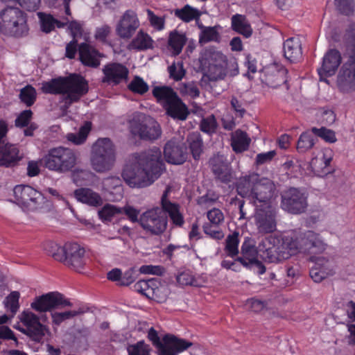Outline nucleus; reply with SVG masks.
I'll return each instance as SVG.
<instances>
[{
  "label": "nucleus",
  "instance_id": "nucleus-1",
  "mask_svg": "<svg viewBox=\"0 0 355 355\" xmlns=\"http://www.w3.org/2000/svg\"><path fill=\"white\" fill-rule=\"evenodd\" d=\"M164 169L161 149L153 146L141 152L137 157V166L124 168L122 176L130 187L144 188L157 180Z\"/></svg>",
  "mask_w": 355,
  "mask_h": 355
},
{
  "label": "nucleus",
  "instance_id": "nucleus-2",
  "mask_svg": "<svg viewBox=\"0 0 355 355\" xmlns=\"http://www.w3.org/2000/svg\"><path fill=\"white\" fill-rule=\"evenodd\" d=\"M311 232L312 231H307L295 238L270 236L268 239V248H266V243L263 242L259 245V250L263 252L262 256L270 262L288 259L300 252H310L311 241H309V238Z\"/></svg>",
  "mask_w": 355,
  "mask_h": 355
},
{
  "label": "nucleus",
  "instance_id": "nucleus-3",
  "mask_svg": "<svg viewBox=\"0 0 355 355\" xmlns=\"http://www.w3.org/2000/svg\"><path fill=\"white\" fill-rule=\"evenodd\" d=\"M88 90V82L77 73L52 78L44 82L42 86V91L44 94L65 95L64 101L68 105L78 102Z\"/></svg>",
  "mask_w": 355,
  "mask_h": 355
},
{
  "label": "nucleus",
  "instance_id": "nucleus-4",
  "mask_svg": "<svg viewBox=\"0 0 355 355\" xmlns=\"http://www.w3.org/2000/svg\"><path fill=\"white\" fill-rule=\"evenodd\" d=\"M345 40L349 57L338 74L336 85L340 92L349 94L355 91V25L347 31Z\"/></svg>",
  "mask_w": 355,
  "mask_h": 355
},
{
  "label": "nucleus",
  "instance_id": "nucleus-5",
  "mask_svg": "<svg viewBox=\"0 0 355 355\" xmlns=\"http://www.w3.org/2000/svg\"><path fill=\"white\" fill-rule=\"evenodd\" d=\"M28 31L27 15L20 8L6 6L0 11V33L7 37L21 38L26 36Z\"/></svg>",
  "mask_w": 355,
  "mask_h": 355
},
{
  "label": "nucleus",
  "instance_id": "nucleus-6",
  "mask_svg": "<svg viewBox=\"0 0 355 355\" xmlns=\"http://www.w3.org/2000/svg\"><path fill=\"white\" fill-rule=\"evenodd\" d=\"M116 161L115 146L109 138H99L93 144L90 162L92 168L98 173L110 171Z\"/></svg>",
  "mask_w": 355,
  "mask_h": 355
},
{
  "label": "nucleus",
  "instance_id": "nucleus-7",
  "mask_svg": "<svg viewBox=\"0 0 355 355\" xmlns=\"http://www.w3.org/2000/svg\"><path fill=\"white\" fill-rule=\"evenodd\" d=\"M169 192L170 188L167 187L161 198V207H155L144 212L140 222H168L166 215L171 222H184L179 205L168 199Z\"/></svg>",
  "mask_w": 355,
  "mask_h": 355
},
{
  "label": "nucleus",
  "instance_id": "nucleus-8",
  "mask_svg": "<svg viewBox=\"0 0 355 355\" xmlns=\"http://www.w3.org/2000/svg\"><path fill=\"white\" fill-rule=\"evenodd\" d=\"M42 161L49 170L65 173L75 166L76 156L71 149L60 146L51 148Z\"/></svg>",
  "mask_w": 355,
  "mask_h": 355
},
{
  "label": "nucleus",
  "instance_id": "nucleus-9",
  "mask_svg": "<svg viewBox=\"0 0 355 355\" xmlns=\"http://www.w3.org/2000/svg\"><path fill=\"white\" fill-rule=\"evenodd\" d=\"M201 69L208 73L209 79H224L227 75V57L220 51L213 49H205L199 58Z\"/></svg>",
  "mask_w": 355,
  "mask_h": 355
},
{
  "label": "nucleus",
  "instance_id": "nucleus-10",
  "mask_svg": "<svg viewBox=\"0 0 355 355\" xmlns=\"http://www.w3.org/2000/svg\"><path fill=\"white\" fill-rule=\"evenodd\" d=\"M148 338L157 348L158 355H178L193 345L191 342L178 338L172 334H166L161 341L157 331L153 327L148 330Z\"/></svg>",
  "mask_w": 355,
  "mask_h": 355
},
{
  "label": "nucleus",
  "instance_id": "nucleus-11",
  "mask_svg": "<svg viewBox=\"0 0 355 355\" xmlns=\"http://www.w3.org/2000/svg\"><path fill=\"white\" fill-rule=\"evenodd\" d=\"M308 207V194L303 189L290 187L281 196V207L291 214H300Z\"/></svg>",
  "mask_w": 355,
  "mask_h": 355
},
{
  "label": "nucleus",
  "instance_id": "nucleus-12",
  "mask_svg": "<svg viewBox=\"0 0 355 355\" xmlns=\"http://www.w3.org/2000/svg\"><path fill=\"white\" fill-rule=\"evenodd\" d=\"M13 194L14 202L26 211L37 210L44 200L41 192L28 185L15 186Z\"/></svg>",
  "mask_w": 355,
  "mask_h": 355
},
{
  "label": "nucleus",
  "instance_id": "nucleus-13",
  "mask_svg": "<svg viewBox=\"0 0 355 355\" xmlns=\"http://www.w3.org/2000/svg\"><path fill=\"white\" fill-rule=\"evenodd\" d=\"M66 306H72V303L59 292H49L36 297L31 304V307L39 313L51 311Z\"/></svg>",
  "mask_w": 355,
  "mask_h": 355
},
{
  "label": "nucleus",
  "instance_id": "nucleus-14",
  "mask_svg": "<svg viewBox=\"0 0 355 355\" xmlns=\"http://www.w3.org/2000/svg\"><path fill=\"white\" fill-rule=\"evenodd\" d=\"M19 320L25 326L19 329L20 331L40 343L47 330L46 326L40 322V317L30 311H24L19 315Z\"/></svg>",
  "mask_w": 355,
  "mask_h": 355
},
{
  "label": "nucleus",
  "instance_id": "nucleus-15",
  "mask_svg": "<svg viewBox=\"0 0 355 355\" xmlns=\"http://www.w3.org/2000/svg\"><path fill=\"white\" fill-rule=\"evenodd\" d=\"M63 252L64 259L61 262L68 267L80 272L87 260L84 248L77 243H66L64 245Z\"/></svg>",
  "mask_w": 355,
  "mask_h": 355
},
{
  "label": "nucleus",
  "instance_id": "nucleus-16",
  "mask_svg": "<svg viewBox=\"0 0 355 355\" xmlns=\"http://www.w3.org/2000/svg\"><path fill=\"white\" fill-rule=\"evenodd\" d=\"M131 132L143 140H156L162 135L159 124L153 118L146 119L141 122L134 121L131 124Z\"/></svg>",
  "mask_w": 355,
  "mask_h": 355
},
{
  "label": "nucleus",
  "instance_id": "nucleus-17",
  "mask_svg": "<svg viewBox=\"0 0 355 355\" xmlns=\"http://www.w3.org/2000/svg\"><path fill=\"white\" fill-rule=\"evenodd\" d=\"M103 76L102 83L118 85L126 82L129 76V69L126 66L119 62L107 63L102 69Z\"/></svg>",
  "mask_w": 355,
  "mask_h": 355
},
{
  "label": "nucleus",
  "instance_id": "nucleus-18",
  "mask_svg": "<svg viewBox=\"0 0 355 355\" xmlns=\"http://www.w3.org/2000/svg\"><path fill=\"white\" fill-rule=\"evenodd\" d=\"M163 153L168 163L176 165L184 163L188 156L187 147L175 138L166 143Z\"/></svg>",
  "mask_w": 355,
  "mask_h": 355
},
{
  "label": "nucleus",
  "instance_id": "nucleus-19",
  "mask_svg": "<svg viewBox=\"0 0 355 355\" xmlns=\"http://www.w3.org/2000/svg\"><path fill=\"white\" fill-rule=\"evenodd\" d=\"M139 26V21L137 14L134 11L128 10L124 12L119 21L116 32L121 38L130 39Z\"/></svg>",
  "mask_w": 355,
  "mask_h": 355
},
{
  "label": "nucleus",
  "instance_id": "nucleus-20",
  "mask_svg": "<svg viewBox=\"0 0 355 355\" xmlns=\"http://www.w3.org/2000/svg\"><path fill=\"white\" fill-rule=\"evenodd\" d=\"M340 53L336 49H330L324 55L322 64L318 69L320 80L334 75L341 64Z\"/></svg>",
  "mask_w": 355,
  "mask_h": 355
},
{
  "label": "nucleus",
  "instance_id": "nucleus-21",
  "mask_svg": "<svg viewBox=\"0 0 355 355\" xmlns=\"http://www.w3.org/2000/svg\"><path fill=\"white\" fill-rule=\"evenodd\" d=\"M275 192V188L270 180H260L253 184L252 195H250V198L252 199L257 205V202H263L267 205L270 203Z\"/></svg>",
  "mask_w": 355,
  "mask_h": 355
},
{
  "label": "nucleus",
  "instance_id": "nucleus-22",
  "mask_svg": "<svg viewBox=\"0 0 355 355\" xmlns=\"http://www.w3.org/2000/svg\"><path fill=\"white\" fill-rule=\"evenodd\" d=\"M288 70L281 64H274L268 67L264 75L265 83L270 87L277 88L279 86L284 85L286 89H289L287 85Z\"/></svg>",
  "mask_w": 355,
  "mask_h": 355
},
{
  "label": "nucleus",
  "instance_id": "nucleus-23",
  "mask_svg": "<svg viewBox=\"0 0 355 355\" xmlns=\"http://www.w3.org/2000/svg\"><path fill=\"white\" fill-rule=\"evenodd\" d=\"M211 171L216 178L227 184L232 181V172L230 164L223 155L217 154L209 160Z\"/></svg>",
  "mask_w": 355,
  "mask_h": 355
},
{
  "label": "nucleus",
  "instance_id": "nucleus-24",
  "mask_svg": "<svg viewBox=\"0 0 355 355\" xmlns=\"http://www.w3.org/2000/svg\"><path fill=\"white\" fill-rule=\"evenodd\" d=\"M333 157L334 151L331 148H324L321 157L313 158L311 166L315 173L321 177L331 173L333 168L331 167V163Z\"/></svg>",
  "mask_w": 355,
  "mask_h": 355
},
{
  "label": "nucleus",
  "instance_id": "nucleus-25",
  "mask_svg": "<svg viewBox=\"0 0 355 355\" xmlns=\"http://www.w3.org/2000/svg\"><path fill=\"white\" fill-rule=\"evenodd\" d=\"M21 156L19 148L8 141L0 147V166L12 167L21 160Z\"/></svg>",
  "mask_w": 355,
  "mask_h": 355
},
{
  "label": "nucleus",
  "instance_id": "nucleus-26",
  "mask_svg": "<svg viewBox=\"0 0 355 355\" xmlns=\"http://www.w3.org/2000/svg\"><path fill=\"white\" fill-rule=\"evenodd\" d=\"M80 62L85 66L96 68L100 65L99 52L87 43L83 42L78 46Z\"/></svg>",
  "mask_w": 355,
  "mask_h": 355
},
{
  "label": "nucleus",
  "instance_id": "nucleus-27",
  "mask_svg": "<svg viewBox=\"0 0 355 355\" xmlns=\"http://www.w3.org/2000/svg\"><path fill=\"white\" fill-rule=\"evenodd\" d=\"M284 55L291 62H297L302 58V43L298 37L288 38L283 44Z\"/></svg>",
  "mask_w": 355,
  "mask_h": 355
},
{
  "label": "nucleus",
  "instance_id": "nucleus-28",
  "mask_svg": "<svg viewBox=\"0 0 355 355\" xmlns=\"http://www.w3.org/2000/svg\"><path fill=\"white\" fill-rule=\"evenodd\" d=\"M164 108L167 115L173 119L184 121L189 114L188 107L179 96H177L168 105H164Z\"/></svg>",
  "mask_w": 355,
  "mask_h": 355
},
{
  "label": "nucleus",
  "instance_id": "nucleus-29",
  "mask_svg": "<svg viewBox=\"0 0 355 355\" xmlns=\"http://www.w3.org/2000/svg\"><path fill=\"white\" fill-rule=\"evenodd\" d=\"M74 196L78 201L92 207H98L103 205L101 196L89 188H80L75 190Z\"/></svg>",
  "mask_w": 355,
  "mask_h": 355
},
{
  "label": "nucleus",
  "instance_id": "nucleus-30",
  "mask_svg": "<svg viewBox=\"0 0 355 355\" xmlns=\"http://www.w3.org/2000/svg\"><path fill=\"white\" fill-rule=\"evenodd\" d=\"M154 40L147 33L140 30L128 45L129 49L144 51L153 49Z\"/></svg>",
  "mask_w": 355,
  "mask_h": 355
},
{
  "label": "nucleus",
  "instance_id": "nucleus-31",
  "mask_svg": "<svg viewBox=\"0 0 355 355\" xmlns=\"http://www.w3.org/2000/svg\"><path fill=\"white\" fill-rule=\"evenodd\" d=\"M231 28L234 31L246 38L250 37L252 34V28L247 17L243 15L236 14L232 17Z\"/></svg>",
  "mask_w": 355,
  "mask_h": 355
},
{
  "label": "nucleus",
  "instance_id": "nucleus-32",
  "mask_svg": "<svg viewBox=\"0 0 355 355\" xmlns=\"http://www.w3.org/2000/svg\"><path fill=\"white\" fill-rule=\"evenodd\" d=\"M251 139L248 134L240 129L234 131L231 136V146L236 153H243L249 148Z\"/></svg>",
  "mask_w": 355,
  "mask_h": 355
},
{
  "label": "nucleus",
  "instance_id": "nucleus-33",
  "mask_svg": "<svg viewBox=\"0 0 355 355\" xmlns=\"http://www.w3.org/2000/svg\"><path fill=\"white\" fill-rule=\"evenodd\" d=\"M241 257H237L235 261L240 262L244 267H248V261L252 262L257 259L258 251L250 241H245L241 248Z\"/></svg>",
  "mask_w": 355,
  "mask_h": 355
},
{
  "label": "nucleus",
  "instance_id": "nucleus-34",
  "mask_svg": "<svg viewBox=\"0 0 355 355\" xmlns=\"http://www.w3.org/2000/svg\"><path fill=\"white\" fill-rule=\"evenodd\" d=\"M174 15L182 21L189 23L193 20H199L201 16V12L198 8L187 4L182 8L175 9L174 10Z\"/></svg>",
  "mask_w": 355,
  "mask_h": 355
},
{
  "label": "nucleus",
  "instance_id": "nucleus-35",
  "mask_svg": "<svg viewBox=\"0 0 355 355\" xmlns=\"http://www.w3.org/2000/svg\"><path fill=\"white\" fill-rule=\"evenodd\" d=\"M153 95L157 102L163 103V106L168 105L178 96L171 87L167 86L155 87L153 89Z\"/></svg>",
  "mask_w": 355,
  "mask_h": 355
},
{
  "label": "nucleus",
  "instance_id": "nucleus-36",
  "mask_svg": "<svg viewBox=\"0 0 355 355\" xmlns=\"http://www.w3.org/2000/svg\"><path fill=\"white\" fill-rule=\"evenodd\" d=\"M187 142L195 160H198L202 153L203 142L200 135L192 132L187 136Z\"/></svg>",
  "mask_w": 355,
  "mask_h": 355
},
{
  "label": "nucleus",
  "instance_id": "nucleus-37",
  "mask_svg": "<svg viewBox=\"0 0 355 355\" xmlns=\"http://www.w3.org/2000/svg\"><path fill=\"white\" fill-rule=\"evenodd\" d=\"M255 178H257L255 175H246L240 178L236 185L238 194L243 198H250L252 195L253 184L255 183L254 182Z\"/></svg>",
  "mask_w": 355,
  "mask_h": 355
},
{
  "label": "nucleus",
  "instance_id": "nucleus-38",
  "mask_svg": "<svg viewBox=\"0 0 355 355\" xmlns=\"http://www.w3.org/2000/svg\"><path fill=\"white\" fill-rule=\"evenodd\" d=\"M328 264V260L323 257L317 259L315 266L309 272L310 277L315 282L319 283L327 277L328 272L325 271V268Z\"/></svg>",
  "mask_w": 355,
  "mask_h": 355
},
{
  "label": "nucleus",
  "instance_id": "nucleus-39",
  "mask_svg": "<svg viewBox=\"0 0 355 355\" xmlns=\"http://www.w3.org/2000/svg\"><path fill=\"white\" fill-rule=\"evenodd\" d=\"M186 40L185 35L179 33L178 31L171 32L170 33L168 43L174 55H178L182 52Z\"/></svg>",
  "mask_w": 355,
  "mask_h": 355
},
{
  "label": "nucleus",
  "instance_id": "nucleus-40",
  "mask_svg": "<svg viewBox=\"0 0 355 355\" xmlns=\"http://www.w3.org/2000/svg\"><path fill=\"white\" fill-rule=\"evenodd\" d=\"M315 145V139L309 131L303 132L297 142V150L304 153L311 150Z\"/></svg>",
  "mask_w": 355,
  "mask_h": 355
},
{
  "label": "nucleus",
  "instance_id": "nucleus-41",
  "mask_svg": "<svg viewBox=\"0 0 355 355\" xmlns=\"http://www.w3.org/2000/svg\"><path fill=\"white\" fill-rule=\"evenodd\" d=\"M43 249L47 254L51 256L55 260L60 261L64 259V245L60 246L52 241H47L43 243Z\"/></svg>",
  "mask_w": 355,
  "mask_h": 355
},
{
  "label": "nucleus",
  "instance_id": "nucleus-42",
  "mask_svg": "<svg viewBox=\"0 0 355 355\" xmlns=\"http://www.w3.org/2000/svg\"><path fill=\"white\" fill-rule=\"evenodd\" d=\"M220 36L218 33L217 26H206L199 35V42L201 44H206L210 42H219Z\"/></svg>",
  "mask_w": 355,
  "mask_h": 355
},
{
  "label": "nucleus",
  "instance_id": "nucleus-43",
  "mask_svg": "<svg viewBox=\"0 0 355 355\" xmlns=\"http://www.w3.org/2000/svg\"><path fill=\"white\" fill-rule=\"evenodd\" d=\"M98 215L99 218L102 220H111L114 217L121 215V207L107 203L98 210Z\"/></svg>",
  "mask_w": 355,
  "mask_h": 355
},
{
  "label": "nucleus",
  "instance_id": "nucleus-44",
  "mask_svg": "<svg viewBox=\"0 0 355 355\" xmlns=\"http://www.w3.org/2000/svg\"><path fill=\"white\" fill-rule=\"evenodd\" d=\"M84 313L85 311L82 308H79L78 310L68 311L64 312H53L51 313L52 321L53 324L58 326L62 322L76 316L82 315Z\"/></svg>",
  "mask_w": 355,
  "mask_h": 355
},
{
  "label": "nucleus",
  "instance_id": "nucleus-45",
  "mask_svg": "<svg viewBox=\"0 0 355 355\" xmlns=\"http://www.w3.org/2000/svg\"><path fill=\"white\" fill-rule=\"evenodd\" d=\"M36 98V89L32 85H28L20 91L19 99L27 107L32 106L35 103Z\"/></svg>",
  "mask_w": 355,
  "mask_h": 355
},
{
  "label": "nucleus",
  "instance_id": "nucleus-46",
  "mask_svg": "<svg viewBox=\"0 0 355 355\" xmlns=\"http://www.w3.org/2000/svg\"><path fill=\"white\" fill-rule=\"evenodd\" d=\"M311 132L327 143L333 144L337 141L335 132L325 127L320 128L313 127L311 129Z\"/></svg>",
  "mask_w": 355,
  "mask_h": 355
},
{
  "label": "nucleus",
  "instance_id": "nucleus-47",
  "mask_svg": "<svg viewBox=\"0 0 355 355\" xmlns=\"http://www.w3.org/2000/svg\"><path fill=\"white\" fill-rule=\"evenodd\" d=\"M309 239V241H311L310 252L321 253L326 250L327 244L319 234L312 231Z\"/></svg>",
  "mask_w": 355,
  "mask_h": 355
},
{
  "label": "nucleus",
  "instance_id": "nucleus-48",
  "mask_svg": "<svg viewBox=\"0 0 355 355\" xmlns=\"http://www.w3.org/2000/svg\"><path fill=\"white\" fill-rule=\"evenodd\" d=\"M128 88L133 93L141 95L146 94L149 89L148 85L142 78L138 76L133 78L132 81L128 85Z\"/></svg>",
  "mask_w": 355,
  "mask_h": 355
},
{
  "label": "nucleus",
  "instance_id": "nucleus-49",
  "mask_svg": "<svg viewBox=\"0 0 355 355\" xmlns=\"http://www.w3.org/2000/svg\"><path fill=\"white\" fill-rule=\"evenodd\" d=\"M239 233L234 232L232 235H229L226 239L225 251L227 255L234 257L239 254Z\"/></svg>",
  "mask_w": 355,
  "mask_h": 355
},
{
  "label": "nucleus",
  "instance_id": "nucleus-50",
  "mask_svg": "<svg viewBox=\"0 0 355 355\" xmlns=\"http://www.w3.org/2000/svg\"><path fill=\"white\" fill-rule=\"evenodd\" d=\"M90 130V123H87L80 128L77 135L73 133L69 134L67 139L69 141L73 142L75 144H81L86 140Z\"/></svg>",
  "mask_w": 355,
  "mask_h": 355
},
{
  "label": "nucleus",
  "instance_id": "nucleus-51",
  "mask_svg": "<svg viewBox=\"0 0 355 355\" xmlns=\"http://www.w3.org/2000/svg\"><path fill=\"white\" fill-rule=\"evenodd\" d=\"M334 4L339 13L346 16H350L354 14V0H335Z\"/></svg>",
  "mask_w": 355,
  "mask_h": 355
},
{
  "label": "nucleus",
  "instance_id": "nucleus-52",
  "mask_svg": "<svg viewBox=\"0 0 355 355\" xmlns=\"http://www.w3.org/2000/svg\"><path fill=\"white\" fill-rule=\"evenodd\" d=\"M155 286H156V281L153 279L148 281L140 280L134 285V289L148 298L153 293L152 288Z\"/></svg>",
  "mask_w": 355,
  "mask_h": 355
},
{
  "label": "nucleus",
  "instance_id": "nucleus-53",
  "mask_svg": "<svg viewBox=\"0 0 355 355\" xmlns=\"http://www.w3.org/2000/svg\"><path fill=\"white\" fill-rule=\"evenodd\" d=\"M19 293L17 291H13L9 294L4 300L6 308L10 310L12 313L11 317H13L19 309Z\"/></svg>",
  "mask_w": 355,
  "mask_h": 355
},
{
  "label": "nucleus",
  "instance_id": "nucleus-54",
  "mask_svg": "<svg viewBox=\"0 0 355 355\" xmlns=\"http://www.w3.org/2000/svg\"><path fill=\"white\" fill-rule=\"evenodd\" d=\"M150 347L144 341H139L128 347V355H150Z\"/></svg>",
  "mask_w": 355,
  "mask_h": 355
},
{
  "label": "nucleus",
  "instance_id": "nucleus-55",
  "mask_svg": "<svg viewBox=\"0 0 355 355\" xmlns=\"http://www.w3.org/2000/svg\"><path fill=\"white\" fill-rule=\"evenodd\" d=\"M218 124L215 116L212 114L203 118L200 124V130L207 134H212L216 132Z\"/></svg>",
  "mask_w": 355,
  "mask_h": 355
},
{
  "label": "nucleus",
  "instance_id": "nucleus-56",
  "mask_svg": "<svg viewBox=\"0 0 355 355\" xmlns=\"http://www.w3.org/2000/svg\"><path fill=\"white\" fill-rule=\"evenodd\" d=\"M38 16L41 22V29L43 32L49 33L55 28V18L43 12H39Z\"/></svg>",
  "mask_w": 355,
  "mask_h": 355
},
{
  "label": "nucleus",
  "instance_id": "nucleus-57",
  "mask_svg": "<svg viewBox=\"0 0 355 355\" xmlns=\"http://www.w3.org/2000/svg\"><path fill=\"white\" fill-rule=\"evenodd\" d=\"M141 227L151 235H159L166 228V223H139Z\"/></svg>",
  "mask_w": 355,
  "mask_h": 355
},
{
  "label": "nucleus",
  "instance_id": "nucleus-58",
  "mask_svg": "<svg viewBox=\"0 0 355 355\" xmlns=\"http://www.w3.org/2000/svg\"><path fill=\"white\" fill-rule=\"evenodd\" d=\"M33 112L31 110L22 111L15 121V125L17 128H25L31 121L33 117Z\"/></svg>",
  "mask_w": 355,
  "mask_h": 355
},
{
  "label": "nucleus",
  "instance_id": "nucleus-59",
  "mask_svg": "<svg viewBox=\"0 0 355 355\" xmlns=\"http://www.w3.org/2000/svg\"><path fill=\"white\" fill-rule=\"evenodd\" d=\"M151 292L153 293L150 294V296H149L148 298L156 300L159 303L166 301L168 293V291L166 288L163 286L157 287L155 286H153Z\"/></svg>",
  "mask_w": 355,
  "mask_h": 355
},
{
  "label": "nucleus",
  "instance_id": "nucleus-60",
  "mask_svg": "<svg viewBox=\"0 0 355 355\" xmlns=\"http://www.w3.org/2000/svg\"><path fill=\"white\" fill-rule=\"evenodd\" d=\"M148 18L150 25L157 31H162L164 28L165 19L162 17L156 15L152 10H147Z\"/></svg>",
  "mask_w": 355,
  "mask_h": 355
},
{
  "label": "nucleus",
  "instance_id": "nucleus-61",
  "mask_svg": "<svg viewBox=\"0 0 355 355\" xmlns=\"http://www.w3.org/2000/svg\"><path fill=\"white\" fill-rule=\"evenodd\" d=\"M218 224V223H205L203 225L205 233L216 239H222L224 234L222 231L220 230Z\"/></svg>",
  "mask_w": 355,
  "mask_h": 355
},
{
  "label": "nucleus",
  "instance_id": "nucleus-62",
  "mask_svg": "<svg viewBox=\"0 0 355 355\" xmlns=\"http://www.w3.org/2000/svg\"><path fill=\"white\" fill-rule=\"evenodd\" d=\"M121 214L127 216L130 222H140L141 218L138 219V216L140 214V210L135 208L131 205H125L123 207H121Z\"/></svg>",
  "mask_w": 355,
  "mask_h": 355
},
{
  "label": "nucleus",
  "instance_id": "nucleus-63",
  "mask_svg": "<svg viewBox=\"0 0 355 355\" xmlns=\"http://www.w3.org/2000/svg\"><path fill=\"white\" fill-rule=\"evenodd\" d=\"M110 33L111 27L107 24H104L96 28L94 37L98 41L105 42Z\"/></svg>",
  "mask_w": 355,
  "mask_h": 355
},
{
  "label": "nucleus",
  "instance_id": "nucleus-64",
  "mask_svg": "<svg viewBox=\"0 0 355 355\" xmlns=\"http://www.w3.org/2000/svg\"><path fill=\"white\" fill-rule=\"evenodd\" d=\"M230 103L232 108L234 110L236 115L239 117H243L246 112L243 103L235 96L232 97Z\"/></svg>",
  "mask_w": 355,
  "mask_h": 355
}]
</instances>
